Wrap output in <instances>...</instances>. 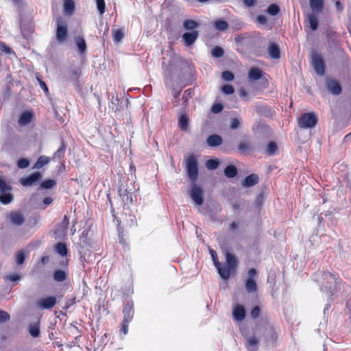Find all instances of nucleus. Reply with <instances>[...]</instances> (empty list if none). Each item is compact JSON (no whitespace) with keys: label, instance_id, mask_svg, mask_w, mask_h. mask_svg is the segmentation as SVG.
Wrapping results in <instances>:
<instances>
[{"label":"nucleus","instance_id":"1","mask_svg":"<svg viewBox=\"0 0 351 351\" xmlns=\"http://www.w3.org/2000/svg\"><path fill=\"white\" fill-rule=\"evenodd\" d=\"M184 160L186 164V169L189 178L192 181H195L198 176V163L196 157L193 154L185 156Z\"/></svg>","mask_w":351,"mask_h":351},{"label":"nucleus","instance_id":"2","mask_svg":"<svg viewBox=\"0 0 351 351\" xmlns=\"http://www.w3.org/2000/svg\"><path fill=\"white\" fill-rule=\"evenodd\" d=\"M317 123V117L313 112L302 114L298 119V125L301 128H313Z\"/></svg>","mask_w":351,"mask_h":351},{"label":"nucleus","instance_id":"3","mask_svg":"<svg viewBox=\"0 0 351 351\" xmlns=\"http://www.w3.org/2000/svg\"><path fill=\"white\" fill-rule=\"evenodd\" d=\"M322 287L320 288L321 291H328L330 294L329 296H330L332 294V288L333 284L337 283V278H335V275L332 274L329 272H324L322 274Z\"/></svg>","mask_w":351,"mask_h":351},{"label":"nucleus","instance_id":"4","mask_svg":"<svg viewBox=\"0 0 351 351\" xmlns=\"http://www.w3.org/2000/svg\"><path fill=\"white\" fill-rule=\"evenodd\" d=\"M68 36L67 24L62 19H57L56 39L59 43L66 41Z\"/></svg>","mask_w":351,"mask_h":351},{"label":"nucleus","instance_id":"5","mask_svg":"<svg viewBox=\"0 0 351 351\" xmlns=\"http://www.w3.org/2000/svg\"><path fill=\"white\" fill-rule=\"evenodd\" d=\"M311 64L319 75H323L325 72V64L321 56L314 51L311 54Z\"/></svg>","mask_w":351,"mask_h":351},{"label":"nucleus","instance_id":"6","mask_svg":"<svg viewBox=\"0 0 351 351\" xmlns=\"http://www.w3.org/2000/svg\"><path fill=\"white\" fill-rule=\"evenodd\" d=\"M184 61L180 58V56H173L169 60V62L166 64L165 61L162 62V69L165 73H171L173 70L176 68L181 66L184 64Z\"/></svg>","mask_w":351,"mask_h":351},{"label":"nucleus","instance_id":"7","mask_svg":"<svg viewBox=\"0 0 351 351\" xmlns=\"http://www.w3.org/2000/svg\"><path fill=\"white\" fill-rule=\"evenodd\" d=\"M189 195L197 206H202L204 204L203 190L198 185L193 184L191 186Z\"/></svg>","mask_w":351,"mask_h":351},{"label":"nucleus","instance_id":"8","mask_svg":"<svg viewBox=\"0 0 351 351\" xmlns=\"http://www.w3.org/2000/svg\"><path fill=\"white\" fill-rule=\"evenodd\" d=\"M56 302L57 300L56 297L49 296L40 300L37 302L36 306L40 310L51 309L56 305Z\"/></svg>","mask_w":351,"mask_h":351},{"label":"nucleus","instance_id":"9","mask_svg":"<svg viewBox=\"0 0 351 351\" xmlns=\"http://www.w3.org/2000/svg\"><path fill=\"white\" fill-rule=\"evenodd\" d=\"M42 175L40 172H34L27 177L22 178L20 182L24 186H30L40 181Z\"/></svg>","mask_w":351,"mask_h":351},{"label":"nucleus","instance_id":"10","mask_svg":"<svg viewBox=\"0 0 351 351\" xmlns=\"http://www.w3.org/2000/svg\"><path fill=\"white\" fill-rule=\"evenodd\" d=\"M326 87L330 93L332 95H339L341 92V87L339 84L335 80L328 79L326 81Z\"/></svg>","mask_w":351,"mask_h":351},{"label":"nucleus","instance_id":"11","mask_svg":"<svg viewBox=\"0 0 351 351\" xmlns=\"http://www.w3.org/2000/svg\"><path fill=\"white\" fill-rule=\"evenodd\" d=\"M198 37V32L193 31L191 32H186L182 35V39L184 41L185 45H192Z\"/></svg>","mask_w":351,"mask_h":351},{"label":"nucleus","instance_id":"12","mask_svg":"<svg viewBox=\"0 0 351 351\" xmlns=\"http://www.w3.org/2000/svg\"><path fill=\"white\" fill-rule=\"evenodd\" d=\"M215 267H217L220 276L223 280H226L229 279L231 272L233 271V269H232L230 267H229L226 265H222L221 263H219V265H217V266H215Z\"/></svg>","mask_w":351,"mask_h":351},{"label":"nucleus","instance_id":"13","mask_svg":"<svg viewBox=\"0 0 351 351\" xmlns=\"http://www.w3.org/2000/svg\"><path fill=\"white\" fill-rule=\"evenodd\" d=\"M233 317L237 321H242L245 317V311L243 306L237 304L233 308Z\"/></svg>","mask_w":351,"mask_h":351},{"label":"nucleus","instance_id":"14","mask_svg":"<svg viewBox=\"0 0 351 351\" xmlns=\"http://www.w3.org/2000/svg\"><path fill=\"white\" fill-rule=\"evenodd\" d=\"M258 182V176L256 174H250L247 176L241 182L244 187H251L254 186Z\"/></svg>","mask_w":351,"mask_h":351},{"label":"nucleus","instance_id":"15","mask_svg":"<svg viewBox=\"0 0 351 351\" xmlns=\"http://www.w3.org/2000/svg\"><path fill=\"white\" fill-rule=\"evenodd\" d=\"M324 0H309L310 7L314 13L318 14L324 9Z\"/></svg>","mask_w":351,"mask_h":351},{"label":"nucleus","instance_id":"16","mask_svg":"<svg viewBox=\"0 0 351 351\" xmlns=\"http://www.w3.org/2000/svg\"><path fill=\"white\" fill-rule=\"evenodd\" d=\"M123 322H125V323H130L132 319H133L134 315V311L132 308V306H130L129 304H127L123 310Z\"/></svg>","mask_w":351,"mask_h":351},{"label":"nucleus","instance_id":"17","mask_svg":"<svg viewBox=\"0 0 351 351\" xmlns=\"http://www.w3.org/2000/svg\"><path fill=\"white\" fill-rule=\"evenodd\" d=\"M206 142L210 147H217L222 144L223 138L219 135L213 134L207 138Z\"/></svg>","mask_w":351,"mask_h":351},{"label":"nucleus","instance_id":"18","mask_svg":"<svg viewBox=\"0 0 351 351\" xmlns=\"http://www.w3.org/2000/svg\"><path fill=\"white\" fill-rule=\"evenodd\" d=\"M11 221L16 226L22 225L25 221L23 215L19 212H14L10 214Z\"/></svg>","mask_w":351,"mask_h":351},{"label":"nucleus","instance_id":"19","mask_svg":"<svg viewBox=\"0 0 351 351\" xmlns=\"http://www.w3.org/2000/svg\"><path fill=\"white\" fill-rule=\"evenodd\" d=\"M75 43L77 47L79 53L82 55L86 51V43L82 37L77 36L75 38Z\"/></svg>","mask_w":351,"mask_h":351},{"label":"nucleus","instance_id":"20","mask_svg":"<svg viewBox=\"0 0 351 351\" xmlns=\"http://www.w3.org/2000/svg\"><path fill=\"white\" fill-rule=\"evenodd\" d=\"M226 263L227 266H228L229 267L234 270L237 265V260L236 256L230 252H226Z\"/></svg>","mask_w":351,"mask_h":351},{"label":"nucleus","instance_id":"21","mask_svg":"<svg viewBox=\"0 0 351 351\" xmlns=\"http://www.w3.org/2000/svg\"><path fill=\"white\" fill-rule=\"evenodd\" d=\"M245 288L247 293H253L257 290V284L254 279H247L245 280Z\"/></svg>","mask_w":351,"mask_h":351},{"label":"nucleus","instance_id":"22","mask_svg":"<svg viewBox=\"0 0 351 351\" xmlns=\"http://www.w3.org/2000/svg\"><path fill=\"white\" fill-rule=\"evenodd\" d=\"M268 51L270 57L273 59H278L280 56L279 47L274 43L270 45Z\"/></svg>","mask_w":351,"mask_h":351},{"label":"nucleus","instance_id":"23","mask_svg":"<svg viewBox=\"0 0 351 351\" xmlns=\"http://www.w3.org/2000/svg\"><path fill=\"white\" fill-rule=\"evenodd\" d=\"M263 72L257 68H252L248 73V77L251 80H258L262 77Z\"/></svg>","mask_w":351,"mask_h":351},{"label":"nucleus","instance_id":"24","mask_svg":"<svg viewBox=\"0 0 351 351\" xmlns=\"http://www.w3.org/2000/svg\"><path fill=\"white\" fill-rule=\"evenodd\" d=\"M119 193L123 202L128 203L130 201H132V194L126 189L121 187L119 189Z\"/></svg>","mask_w":351,"mask_h":351},{"label":"nucleus","instance_id":"25","mask_svg":"<svg viewBox=\"0 0 351 351\" xmlns=\"http://www.w3.org/2000/svg\"><path fill=\"white\" fill-rule=\"evenodd\" d=\"M32 121V114L29 112H23L19 120V123L21 125H25L29 123Z\"/></svg>","mask_w":351,"mask_h":351},{"label":"nucleus","instance_id":"26","mask_svg":"<svg viewBox=\"0 0 351 351\" xmlns=\"http://www.w3.org/2000/svg\"><path fill=\"white\" fill-rule=\"evenodd\" d=\"M56 252L62 256H64L68 253L66 245L64 243L59 242L55 247Z\"/></svg>","mask_w":351,"mask_h":351},{"label":"nucleus","instance_id":"27","mask_svg":"<svg viewBox=\"0 0 351 351\" xmlns=\"http://www.w3.org/2000/svg\"><path fill=\"white\" fill-rule=\"evenodd\" d=\"M67 278V274L64 270H57L54 272L53 280L56 282H63Z\"/></svg>","mask_w":351,"mask_h":351},{"label":"nucleus","instance_id":"28","mask_svg":"<svg viewBox=\"0 0 351 351\" xmlns=\"http://www.w3.org/2000/svg\"><path fill=\"white\" fill-rule=\"evenodd\" d=\"M50 161V158L46 156H41L38 158V160L35 163L34 168V169H40L44 165H47Z\"/></svg>","mask_w":351,"mask_h":351},{"label":"nucleus","instance_id":"29","mask_svg":"<svg viewBox=\"0 0 351 351\" xmlns=\"http://www.w3.org/2000/svg\"><path fill=\"white\" fill-rule=\"evenodd\" d=\"M199 23L193 20L186 19L183 23V27L185 29L193 30L199 27Z\"/></svg>","mask_w":351,"mask_h":351},{"label":"nucleus","instance_id":"30","mask_svg":"<svg viewBox=\"0 0 351 351\" xmlns=\"http://www.w3.org/2000/svg\"><path fill=\"white\" fill-rule=\"evenodd\" d=\"M224 173L228 178H234L237 174V169L234 165H228L225 169Z\"/></svg>","mask_w":351,"mask_h":351},{"label":"nucleus","instance_id":"31","mask_svg":"<svg viewBox=\"0 0 351 351\" xmlns=\"http://www.w3.org/2000/svg\"><path fill=\"white\" fill-rule=\"evenodd\" d=\"M308 21L311 29L313 31L316 30L318 27V20L317 16L313 14H311L308 16Z\"/></svg>","mask_w":351,"mask_h":351},{"label":"nucleus","instance_id":"32","mask_svg":"<svg viewBox=\"0 0 351 351\" xmlns=\"http://www.w3.org/2000/svg\"><path fill=\"white\" fill-rule=\"evenodd\" d=\"M66 150V145L63 141L61 142V145L59 149L53 154V158L57 159L64 156Z\"/></svg>","mask_w":351,"mask_h":351},{"label":"nucleus","instance_id":"33","mask_svg":"<svg viewBox=\"0 0 351 351\" xmlns=\"http://www.w3.org/2000/svg\"><path fill=\"white\" fill-rule=\"evenodd\" d=\"M21 31L23 36L27 38L32 33V26L30 25H25L22 21L20 22Z\"/></svg>","mask_w":351,"mask_h":351},{"label":"nucleus","instance_id":"34","mask_svg":"<svg viewBox=\"0 0 351 351\" xmlns=\"http://www.w3.org/2000/svg\"><path fill=\"white\" fill-rule=\"evenodd\" d=\"M75 8L74 2L73 0H64V11L66 13L70 14L73 12Z\"/></svg>","mask_w":351,"mask_h":351},{"label":"nucleus","instance_id":"35","mask_svg":"<svg viewBox=\"0 0 351 351\" xmlns=\"http://www.w3.org/2000/svg\"><path fill=\"white\" fill-rule=\"evenodd\" d=\"M238 149L241 152L244 154L252 150L251 144L247 142H241L238 146Z\"/></svg>","mask_w":351,"mask_h":351},{"label":"nucleus","instance_id":"36","mask_svg":"<svg viewBox=\"0 0 351 351\" xmlns=\"http://www.w3.org/2000/svg\"><path fill=\"white\" fill-rule=\"evenodd\" d=\"M219 165V161L218 159H210L206 162V167L208 170H215L216 169Z\"/></svg>","mask_w":351,"mask_h":351},{"label":"nucleus","instance_id":"37","mask_svg":"<svg viewBox=\"0 0 351 351\" xmlns=\"http://www.w3.org/2000/svg\"><path fill=\"white\" fill-rule=\"evenodd\" d=\"M215 27L220 31H225L228 28V24L223 20L217 21L214 23Z\"/></svg>","mask_w":351,"mask_h":351},{"label":"nucleus","instance_id":"38","mask_svg":"<svg viewBox=\"0 0 351 351\" xmlns=\"http://www.w3.org/2000/svg\"><path fill=\"white\" fill-rule=\"evenodd\" d=\"M277 149V146L274 142H269V144L267 146V148L265 149V154H267L269 156H272L274 154Z\"/></svg>","mask_w":351,"mask_h":351},{"label":"nucleus","instance_id":"39","mask_svg":"<svg viewBox=\"0 0 351 351\" xmlns=\"http://www.w3.org/2000/svg\"><path fill=\"white\" fill-rule=\"evenodd\" d=\"M56 184V180L49 179L43 182L40 184V188L44 189H49L55 186Z\"/></svg>","mask_w":351,"mask_h":351},{"label":"nucleus","instance_id":"40","mask_svg":"<svg viewBox=\"0 0 351 351\" xmlns=\"http://www.w3.org/2000/svg\"><path fill=\"white\" fill-rule=\"evenodd\" d=\"M13 200V195L11 193H5L0 195V202L4 204H8Z\"/></svg>","mask_w":351,"mask_h":351},{"label":"nucleus","instance_id":"41","mask_svg":"<svg viewBox=\"0 0 351 351\" xmlns=\"http://www.w3.org/2000/svg\"><path fill=\"white\" fill-rule=\"evenodd\" d=\"M123 38V33L121 29L113 30V41L116 43H119Z\"/></svg>","mask_w":351,"mask_h":351},{"label":"nucleus","instance_id":"42","mask_svg":"<svg viewBox=\"0 0 351 351\" xmlns=\"http://www.w3.org/2000/svg\"><path fill=\"white\" fill-rule=\"evenodd\" d=\"M212 56L215 58H221L223 56V49L219 47H214L211 51Z\"/></svg>","mask_w":351,"mask_h":351},{"label":"nucleus","instance_id":"43","mask_svg":"<svg viewBox=\"0 0 351 351\" xmlns=\"http://www.w3.org/2000/svg\"><path fill=\"white\" fill-rule=\"evenodd\" d=\"M267 12L272 16H276L280 12V8L276 4H271L267 8Z\"/></svg>","mask_w":351,"mask_h":351},{"label":"nucleus","instance_id":"44","mask_svg":"<svg viewBox=\"0 0 351 351\" xmlns=\"http://www.w3.org/2000/svg\"><path fill=\"white\" fill-rule=\"evenodd\" d=\"M119 98L117 97L112 96V99H111V104L110 106V108L114 112H117V110H119Z\"/></svg>","mask_w":351,"mask_h":351},{"label":"nucleus","instance_id":"45","mask_svg":"<svg viewBox=\"0 0 351 351\" xmlns=\"http://www.w3.org/2000/svg\"><path fill=\"white\" fill-rule=\"evenodd\" d=\"M11 189V186L3 178H0V193L8 191Z\"/></svg>","mask_w":351,"mask_h":351},{"label":"nucleus","instance_id":"46","mask_svg":"<svg viewBox=\"0 0 351 351\" xmlns=\"http://www.w3.org/2000/svg\"><path fill=\"white\" fill-rule=\"evenodd\" d=\"M25 259V254L23 251H19L16 255V263L22 265Z\"/></svg>","mask_w":351,"mask_h":351},{"label":"nucleus","instance_id":"47","mask_svg":"<svg viewBox=\"0 0 351 351\" xmlns=\"http://www.w3.org/2000/svg\"><path fill=\"white\" fill-rule=\"evenodd\" d=\"M241 125V120L238 118H232L230 120V128L232 130H236Z\"/></svg>","mask_w":351,"mask_h":351},{"label":"nucleus","instance_id":"48","mask_svg":"<svg viewBox=\"0 0 351 351\" xmlns=\"http://www.w3.org/2000/svg\"><path fill=\"white\" fill-rule=\"evenodd\" d=\"M97 10L100 14L105 12L106 4L104 0H96Z\"/></svg>","mask_w":351,"mask_h":351},{"label":"nucleus","instance_id":"49","mask_svg":"<svg viewBox=\"0 0 351 351\" xmlns=\"http://www.w3.org/2000/svg\"><path fill=\"white\" fill-rule=\"evenodd\" d=\"M222 78L226 81L230 82L234 80V76L232 72L226 71L222 73Z\"/></svg>","mask_w":351,"mask_h":351},{"label":"nucleus","instance_id":"50","mask_svg":"<svg viewBox=\"0 0 351 351\" xmlns=\"http://www.w3.org/2000/svg\"><path fill=\"white\" fill-rule=\"evenodd\" d=\"M88 230H84L82 233V235L80 237V240L82 243L84 244L89 245L90 241L88 239Z\"/></svg>","mask_w":351,"mask_h":351},{"label":"nucleus","instance_id":"51","mask_svg":"<svg viewBox=\"0 0 351 351\" xmlns=\"http://www.w3.org/2000/svg\"><path fill=\"white\" fill-rule=\"evenodd\" d=\"M222 91L227 95L233 94L234 92V89L232 86L229 84H226L221 88Z\"/></svg>","mask_w":351,"mask_h":351},{"label":"nucleus","instance_id":"52","mask_svg":"<svg viewBox=\"0 0 351 351\" xmlns=\"http://www.w3.org/2000/svg\"><path fill=\"white\" fill-rule=\"evenodd\" d=\"M29 160L25 158H21L17 162V165L20 169L27 168L29 166Z\"/></svg>","mask_w":351,"mask_h":351},{"label":"nucleus","instance_id":"53","mask_svg":"<svg viewBox=\"0 0 351 351\" xmlns=\"http://www.w3.org/2000/svg\"><path fill=\"white\" fill-rule=\"evenodd\" d=\"M209 252L215 266H217V265H219L220 263L218 261L217 252L213 249H210Z\"/></svg>","mask_w":351,"mask_h":351},{"label":"nucleus","instance_id":"54","mask_svg":"<svg viewBox=\"0 0 351 351\" xmlns=\"http://www.w3.org/2000/svg\"><path fill=\"white\" fill-rule=\"evenodd\" d=\"M0 52H4L6 54H10L13 53L12 50L6 46L3 43L0 41Z\"/></svg>","mask_w":351,"mask_h":351},{"label":"nucleus","instance_id":"55","mask_svg":"<svg viewBox=\"0 0 351 351\" xmlns=\"http://www.w3.org/2000/svg\"><path fill=\"white\" fill-rule=\"evenodd\" d=\"M193 92V91L191 88L187 89L184 92V94L182 95V99L184 101L185 103L187 102L189 99L191 98Z\"/></svg>","mask_w":351,"mask_h":351},{"label":"nucleus","instance_id":"56","mask_svg":"<svg viewBox=\"0 0 351 351\" xmlns=\"http://www.w3.org/2000/svg\"><path fill=\"white\" fill-rule=\"evenodd\" d=\"M20 279H21V276L19 274H11V275H8L5 277V280H8L10 282L18 281Z\"/></svg>","mask_w":351,"mask_h":351},{"label":"nucleus","instance_id":"57","mask_svg":"<svg viewBox=\"0 0 351 351\" xmlns=\"http://www.w3.org/2000/svg\"><path fill=\"white\" fill-rule=\"evenodd\" d=\"M9 319H10L9 314L4 311H0V323L6 322Z\"/></svg>","mask_w":351,"mask_h":351},{"label":"nucleus","instance_id":"58","mask_svg":"<svg viewBox=\"0 0 351 351\" xmlns=\"http://www.w3.org/2000/svg\"><path fill=\"white\" fill-rule=\"evenodd\" d=\"M223 110V105L221 104H215L212 106L211 110L213 113H219Z\"/></svg>","mask_w":351,"mask_h":351},{"label":"nucleus","instance_id":"59","mask_svg":"<svg viewBox=\"0 0 351 351\" xmlns=\"http://www.w3.org/2000/svg\"><path fill=\"white\" fill-rule=\"evenodd\" d=\"M31 335L34 337H37L39 335L40 330L37 326H31L29 329Z\"/></svg>","mask_w":351,"mask_h":351},{"label":"nucleus","instance_id":"60","mask_svg":"<svg viewBox=\"0 0 351 351\" xmlns=\"http://www.w3.org/2000/svg\"><path fill=\"white\" fill-rule=\"evenodd\" d=\"M180 127L184 130L187 126V119L185 116H182L179 120Z\"/></svg>","mask_w":351,"mask_h":351},{"label":"nucleus","instance_id":"61","mask_svg":"<svg viewBox=\"0 0 351 351\" xmlns=\"http://www.w3.org/2000/svg\"><path fill=\"white\" fill-rule=\"evenodd\" d=\"M270 111L269 108L265 106H258L257 107V112L265 116H267L268 112Z\"/></svg>","mask_w":351,"mask_h":351},{"label":"nucleus","instance_id":"62","mask_svg":"<svg viewBox=\"0 0 351 351\" xmlns=\"http://www.w3.org/2000/svg\"><path fill=\"white\" fill-rule=\"evenodd\" d=\"M69 225V219L66 215L64 216L63 221L60 224V228L62 229V231L64 232Z\"/></svg>","mask_w":351,"mask_h":351},{"label":"nucleus","instance_id":"63","mask_svg":"<svg viewBox=\"0 0 351 351\" xmlns=\"http://www.w3.org/2000/svg\"><path fill=\"white\" fill-rule=\"evenodd\" d=\"M257 272L256 270L254 268L250 269L247 272L248 278L247 279H254L256 276Z\"/></svg>","mask_w":351,"mask_h":351},{"label":"nucleus","instance_id":"64","mask_svg":"<svg viewBox=\"0 0 351 351\" xmlns=\"http://www.w3.org/2000/svg\"><path fill=\"white\" fill-rule=\"evenodd\" d=\"M260 312H261L260 308L258 306H256L252 310L251 316L253 318H256L258 317Z\"/></svg>","mask_w":351,"mask_h":351}]
</instances>
